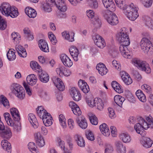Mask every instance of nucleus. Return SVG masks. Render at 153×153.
Masks as SVG:
<instances>
[{"mask_svg":"<svg viewBox=\"0 0 153 153\" xmlns=\"http://www.w3.org/2000/svg\"><path fill=\"white\" fill-rule=\"evenodd\" d=\"M56 8L59 11L62 12H65L67 10V7L66 3H58L54 4Z\"/></svg>","mask_w":153,"mask_h":153,"instance_id":"8fccbe9b","label":"nucleus"},{"mask_svg":"<svg viewBox=\"0 0 153 153\" xmlns=\"http://www.w3.org/2000/svg\"><path fill=\"white\" fill-rule=\"evenodd\" d=\"M69 106L75 115L79 116L81 114V111L79 107L73 101L70 102Z\"/></svg>","mask_w":153,"mask_h":153,"instance_id":"2eb2a0df","label":"nucleus"},{"mask_svg":"<svg viewBox=\"0 0 153 153\" xmlns=\"http://www.w3.org/2000/svg\"><path fill=\"white\" fill-rule=\"evenodd\" d=\"M27 83L31 86H33L36 83L37 79V76L33 74L28 75L26 77Z\"/></svg>","mask_w":153,"mask_h":153,"instance_id":"5701e85b","label":"nucleus"},{"mask_svg":"<svg viewBox=\"0 0 153 153\" xmlns=\"http://www.w3.org/2000/svg\"><path fill=\"white\" fill-rule=\"evenodd\" d=\"M52 81L55 86L60 91H63L65 89V86L61 79L56 77H53Z\"/></svg>","mask_w":153,"mask_h":153,"instance_id":"9d476101","label":"nucleus"},{"mask_svg":"<svg viewBox=\"0 0 153 153\" xmlns=\"http://www.w3.org/2000/svg\"><path fill=\"white\" fill-rule=\"evenodd\" d=\"M76 122L79 126L82 129H85L87 127V123L84 117H82L80 120L79 118L76 119Z\"/></svg>","mask_w":153,"mask_h":153,"instance_id":"4c0bfd02","label":"nucleus"},{"mask_svg":"<svg viewBox=\"0 0 153 153\" xmlns=\"http://www.w3.org/2000/svg\"><path fill=\"white\" fill-rule=\"evenodd\" d=\"M35 140L36 144L40 147H43L45 144L43 137L40 132L35 134Z\"/></svg>","mask_w":153,"mask_h":153,"instance_id":"dca6fc26","label":"nucleus"},{"mask_svg":"<svg viewBox=\"0 0 153 153\" xmlns=\"http://www.w3.org/2000/svg\"><path fill=\"white\" fill-rule=\"evenodd\" d=\"M145 120L141 118L139 123L135 124L134 128L136 132L142 135L145 130H147L149 128H153V120L152 117L150 115L145 117Z\"/></svg>","mask_w":153,"mask_h":153,"instance_id":"7ed1b4c3","label":"nucleus"},{"mask_svg":"<svg viewBox=\"0 0 153 153\" xmlns=\"http://www.w3.org/2000/svg\"><path fill=\"white\" fill-rule=\"evenodd\" d=\"M96 98L94 99L91 98H86V102L88 105L90 107L93 108L95 107L96 102Z\"/></svg>","mask_w":153,"mask_h":153,"instance_id":"864d4df0","label":"nucleus"},{"mask_svg":"<svg viewBox=\"0 0 153 153\" xmlns=\"http://www.w3.org/2000/svg\"><path fill=\"white\" fill-rule=\"evenodd\" d=\"M140 46L143 52L147 53L152 48L151 42L147 38L143 37L140 42Z\"/></svg>","mask_w":153,"mask_h":153,"instance_id":"6e6552de","label":"nucleus"},{"mask_svg":"<svg viewBox=\"0 0 153 153\" xmlns=\"http://www.w3.org/2000/svg\"><path fill=\"white\" fill-rule=\"evenodd\" d=\"M28 119L30 124L34 128L37 127L38 123L35 115L33 114H29L28 115Z\"/></svg>","mask_w":153,"mask_h":153,"instance_id":"473e14b6","label":"nucleus"},{"mask_svg":"<svg viewBox=\"0 0 153 153\" xmlns=\"http://www.w3.org/2000/svg\"><path fill=\"white\" fill-rule=\"evenodd\" d=\"M25 12L30 18H34L36 16V12L35 10L29 7L26 8Z\"/></svg>","mask_w":153,"mask_h":153,"instance_id":"72a5a7b5","label":"nucleus"},{"mask_svg":"<svg viewBox=\"0 0 153 153\" xmlns=\"http://www.w3.org/2000/svg\"><path fill=\"white\" fill-rule=\"evenodd\" d=\"M99 129L101 133L105 136L108 137L110 134V131L108 125L105 123L101 124Z\"/></svg>","mask_w":153,"mask_h":153,"instance_id":"4be33fe9","label":"nucleus"},{"mask_svg":"<svg viewBox=\"0 0 153 153\" xmlns=\"http://www.w3.org/2000/svg\"><path fill=\"white\" fill-rule=\"evenodd\" d=\"M39 79L42 82L46 83L48 82L49 79L48 75L45 72H42L39 75Z\"/></svg>","mask_w":153,"mask_h":153,"instance_id":"79ce46f5","label":"nucleus"},{"mask_svg":"<svg viewBox=\"0 0 153 153\" xmlns=\"http://www.w3.org/2000/svg\"><path fill=\"white\" fill-rule=\"evenodd\" d=\"M119 137L120 139L124 143H129L131 141V136L128 133H121L120 134Z\"/></svg>","mask_w":153,"mask_h":153,"instance_id":"2f4dec72","label":"nucleus"},{"mask_svg":"<svg viewBox=\"0 0 153 153\" xmlns=\"http://www.w3.org/2000/svg\"><path fill=\"white\" fill-rule=\"evenodd\" d=\"M11 37L12 40L13 42H15L16 43H19L20 37L19 36H18L17 33L15 32L12 33L11 34Z\"/></svg>","mask_w":153,"mask_h":153,"instance_id":"13d9d810","label":"nucleus"},{"mask_svg":"<svg viewBox=\"0 0 153 153\" xmlns=\"http://www.w3.org/2000/svg\"><path fill=\"white\" fill-rule=\"evenodd\" d=\"M44 125L46 126H49L52 124L53 119L49 114L42 119Z\"/></svg>","mask_w":153,"mask_h":153,"instance_id":"c9c22d12","label":"nucleus"},{"mask_svg":"<svg viewBox=\"0 0 153 153\" xmlns=\"http://www.w3.org/2000/svg\"><path fill=\"white\" fill-rule=\"evenodd\" d=\"M141 145L144 147L149 148L151 147L153 143V141L150 138L147 137H143L140 141Z\"/></svg>","mask_w":153,"mask_h":153,"instance_id":"a878e982","label":"nucleus"},{"mask_svg":"<svg viewBox=\"0 0 153 153\" xmlns=\"http://www.w3.org/2000/svg\"><path fill=\"white\" fill-rule=\"evenodd\" d=\"M115 103L120 107L122 106V104L124 101L125 99L123 97L119 95H115L114 98Z\"/></svg>","mask_w":153,"mask_h":153,"instance_id":"ea45409f","label":"nucleus"},{"mask_svg":"<svg viewBox=\"0 0 153 153\" xmlns=\"http://www.w3.org/2000/svg\"><path fill=\"white\" fill-rule=\"evenodd\" d=\"M0 11L3 15L12 18L16 17L19 14L16 8L11 7L9 3H3L0 6Z\"/></svg>","mask_w":153,"mask_h":153,"instance_id":"20e7f679","label":"nucleus"},{"mask_svg":"<svg viewBox=\"0 0 153 153\" xmlns=\"http://www.w3.org/2000/svg\"><path fill=\"white\" fill-rule=\"evenodd\" d=\"M86 13L87 16L90 19V21H91V20L94 18L95 16L94 12L91 10H87L86 12Z\"/></svg>","mask_w":153,"mask_h":153,"instance_id":"4d7b16f0","label":"nucleus"},{"mask_svg":"<svg viewBox=\"0 0 153 153\" xmlns=\"http://www.w3.org/2000/svg\"><path fill=\"white\" fill-rule=\"evenodd\" d=\"M96 69L99 73L102 76L106 74L108 71V70L105 66L102 63H100L97 65Z\"/></svg>","mask_w":153,"mask_h":153,"instance_id":"cd10ccee","label":"nucleus"},{"mask_svg":"<svg viewBox=\"0 0 153 153\" xmlns=\"http://www.w3.org/2000/svg\"><path fill=\"white\" fill-rule=\"evenodd\" d=\"M117 37L119 41L121 44L119 48L122 55L125 58H130L131 53L127 46L130 45V42L127 34L126 28L123 27L121 29L118 33Z\"/></svg>","mask_w":153,"mask_h":153,"instance_id":"f03ea898","label":"nucleus"},{"mask_svg":"<svg viewBox=\"0 0 153 153\" xmlns=\"http://www.w3.org/2000/svg\"><path fill=\"white\" fill-rule=\"evenodd\" d=\"M95 44L98 47L102 48L106 45L104 39L99 35L95 34L92 37Z\"/></svg>","mask_w":153,"mask_h":153,"instance_id":"1a4fd4ad","label":"nucleus"},{"mask_svg":"<svg viewBox=\"0 0 153 153\" xmlns=\"http://www.w3.org/2000/svg\"><path fill=\"white\" fill-rule=\"evenodd\" d=\"M104 6L107 9V10L114 11L116 10V6L112 0H102Z\"/></svg>","mask_w":153,"mask_h":153,"instance_id":"9b49d317","label":"nucleus"},{"mask_svg":"<svg viewBox=\"0 0 153 153\" xmlns=\"http://www.w3.org/2000/svg\"><path fill=\"white\" fill-rule=\"evenodd\" d=\"M68 126L69 129L72 130L75 127V123L74 120L71 118L68 120Z\"/></svg>","mask_w":153,"mask_h":153,"instance_id":"69168bd1","label":"nucleus"},{"mask_svg":"<svg viewBox=\"0 0 153 153\" xmlns=\"http://www.w3.org/2000/svg\"><path fill=\"white\" fill-rule=\"evenodd\" d=\"M62 34L64 39L68 41L72 42L74 41V33L73 32L65 31L62 33Z\"/></svg>","mask_w":153,"mask_h":153,"instance_id":"6ab92c4d","label":"nucleus"},{"mask_svg":"<svg viewBox=\"0 0 153 153\" xmlns=\"http://www.w3.org/2000/svg\"><path fill=\"white\" fill-rule=\"evenodd\" d=\"M132 64L138 69L145 72L147 74L151 72V70L149 64L145 61H143L137 58L133 59Z\"/></svg>","mask_w":153,"mask_h":153,"instance_id":"423d86ee","label":"nucleus"},{"mask_svg":"<svg viewBox=\"0 0 153 153\" xmlns=\"http://www.w3.org/2000/svg\"><path fill=\"white\" fill-rule=\"evenodd\" d=\"M0 134L1 137L7 139H9L12 136L11 130L10 128H4V129L0 132Z\"/></svg>","mask_w":153,"mask_h":153,"instance_id":"393cba45","label":"nucleus"},{"mask_svg":"<svg viewBox=\"0 0 153 153\" xmlns=\"http://www.w3.org/2000/svg\"><path fill=\"white\" fill-rule=\"evenodd\" d=\"M48 35L52 44L53 45H55L57 42V40L53 33L51 32H50L48 33Z\"/></svg>","mask_w":153,"mask_h":153,"instance_id":"603ef678","label":"nucleus"},{"mask_svg":"<svg viewBox=\"0 0 153 153\" xmlns=\"http://www.w3.org/2000/svg\"><path fill=\"white\" fill-rule=\"evenodd\" d=\"M140 1L144 7L146 8L151 7L152 3V0H140Z\"/></svg>","mask_w":153,"mask_h":153,"instance_id":"5fc2aeb1","label":"nucleus"},{"mask_svg":"<svg viewBox=\"0 0 153 153\" xmlns=\"http://www.w3.org/2000/svg\"><path fill=\"white\" fill-rule=\"evenodd\" d=\"M36 111L38 115L42 119L50 114L42 106H39L37 108Z\"/></svg>","mask_w":153,"mask_h":153,"instance_id":"c756f323","label":"nucleus"},{"mask_svg":"<svg viewBox=\"0 0 153 153\" xmlns=\"http://www.w3.org/2000/svg\"><path fill=\"white\" fill-rule=\"evenodd\" d=\"M136 95L140 101L143 102H145L146 101V97L141 90H138L136 92Z\"/></svg>","mask_w":153,"mask_h":153,"instance_id":"58836bf2","label":"nucleus"},{"mask_svg":"<svg viewBox=\"0 0 153 153\" xmlns=\"http://www.w3.org/2000/svg\"><path fill=\"white\" fill-rule=\"evenodd\" d=\"M7 56L9 61H12L14 60L16 57L14 50L12 48L10 49L7 53Z\"/></svg>","mask_w":153,"mask_h":153,"instance_id":"37998d69","label":"nucleus"},{"mask_svg":"<svg viewBox=\"0 0 153 153\" xmlns=\"http://www.w3.org/2000/svg\"><path fill=\"white\" fill-rule=\"evenodd\" d=\"M5 120L8 126L13 125V122L14 120H12L10 117V114L8 112L4 113L3 115Z\"/></svg>","mask_w":153,"mask_h":153,"instance_id":"09e8293b","label":"nucleus"},{"mask_svg":"<svg viewBox=\"0 0 153 153\" xmlns=\"http://www.w3.org/2000/svg\"><path fill=\"white\" fill-rule=\"evenodd\" d=\"M39 46L42 51L45 52H49L48 44L45 40L43 39H40L39 41Z\"/></svg>","mask_w":153,"mask_h":153,"instance_id":"c85d7f7f","label":"nucleus"},{"mask_svg":"<svg viewBox=\"0 0 153 153\" xmlns=\"http://www.w3.org/2000/svg\"><path fill=\"white\" fill-rule=\"evenodd\" d=\"M56 140L59 144V146L62 150L64 151H65V146L64 142L62 140L61 138L59 137L57 138Z\"/></svg>","mask_w":153,"mask_h":153,"instance_id":"0e129e2a","label":"nucleus"},{"mask_svg":"<svg viewBox=\"0 0 153 153\" xmlns=\"http://www.w3.org/2000/svg\"><path fill=\"white\" fill-rule=\"evenodd\" d=\"M89 120L91 123L93 125H96L98 124V119L95 115L92 114L91 116H90Z\"/></svg>","mask_w":153,"mask_h":153,"instance_id":"6e6d98bb","label":"nucleus"},{"mask_svg":"<svg viewBox=\"0 0 153 153\" xmlns=\"http://www.w3.org/2000/svg\"><path fill=\"white\" fill-rule=\"evenodd\" d=\"M54 0H46V2L42 5L43 10L46 12H49L51 11L52 7L54 5Z\"/></svg>","mask_w":153,"mask_h":153,"instance_id":"a211bd4d","label":"nucleus"},{"mask_svg":"<svg viewBox=\"0 0 153 153\" xmlns=\"http://www.w3.org/2000/svg\"><path fill=\"white\" fill-rule=\"evenodd\" d=\"M60 58L62 62L66 67H71L73 65V63L72 61L66 54H62Z\"/></svg>","mask_w":153,"mask_h":153,"instance_id":"f8f14e48","label":"nucleus"},{"mask_svg":"<svg viewBox=\"0 0 153 153\" xmlns=\"http://www.w3.org/2000/svg\"><path fill=\"white\" fill-rule=\"evenodd\" d=\"M86 136L87 138L91 141H94V137L93 133L90 131H88L86 133Z\"/></svg>","mask_w":153,"mask_h":153,"instance_id":"bf43d9fd","label":"nucleus"},{"mask_svg":"<svg viewBox=\"0 0 153 153\" xmlns=\"http://www.w3.org/2000/svg\"><path fill=\"white\" fill-rule=\"evenodd\" d=\"M65 69V68L63 66H59L56 69V71L57 74L60 76H62Z\"/></svg>","mask_w":153,"mask_h":153,"instance_id":"052dcab7","label":"nucleus"},{"mask_svg":"<svg viewBox=\"0 0 153 153\" xmlns=\"http://www.w3.org/2000/svg\"><path fill=\"white\" fill-rule=\"evenodd\" d=\"M90 22L97 28H100L102 24L101 20L97 16H96L94 18L91 20Z\"/></svg>","mask_w":153,"mask_h":153,"instance_id":"e433bc0d","label":"nucleus"},{"mask_svg":"<svg viewBox=\"0 0 153 153\" xmlns=\"http://www.w3.org/2000/svg\"><path fill=\"white\" fill-rule=\"evenodd\" d=\"M12 92L19 99L22 100L25 96V91L22 87L19 84L14 83L12 84L10 87Z\"/></svg>","mask_w":153,"mask_h":153,"instance_id":"0eeeda50","label":"nucleus"},{"mask_svg":"<svg viewBox=\"0 0 153 153\" xmlns=\"http://www.w3.org/2000/svg\"><path fill=\"white\" fill-rule=\"evenodd\" d=\"M114 148L112 145L107 144L106 146L105 153H111L114 151Z\"/></svg>","mask_w":153,"mask_h":153,"instance_id":"774afa93","label":"nucleus"},{"mask_svg":"<svg viewBox=\"0 0 153 153\" xmlns=\"http://www.w3.org/2000/svg\"><path fill=\"white\" fill-rule=\"evenodd\" d=\"M113 11L102 10V14L103 18L109 24L114 26L118 23V19L117 16L114 13L112 12Z\"/></svg>","mask_w":153,"mask_h":153,"instance_id":"39448f33","label":"nucleus"},{"mask_svg":"<svg viewBox=\"0 0 153 153\" xmlns=\"http://www.w3.org/2000/svg\"><path fill=\"white\" fill-rule=\"evenodd\" d=\"M30 64L31 68L33 70L38 69V71L39 72H40L41 71L42 69L41 66L36 62L33 61H31Z\"/></svg>","mask_w":153,"mask_h":153,"instance_id":"3c124183","label":"nucleus"},{"mask_svg":"<svg viewBox=\"0 0 153 153\" xmlns=\"http://www.w3.org/2000/svg\"><path fill=\"white\" fill-rule=\"evenodd\" d=\"M0 103L2 105L6 108H10V104L8 100L3 95L0 96Z\"/></svg>","mask_w":153,"mask_h":153,"instance_id":"c03bdc74","label":"nucleus"},{"mask_svg":"<svg viewBox=\"0 0 153 153\" xmlns=\"http://www.w3.org/2000/svg\"><path fill=\"white\" fill-rule=\"evenodd\" d=\"M59 124L61 127L63 128H66V119L65 116L63 114H60L59 116Z\"/></svg>","mask_w":153,"mask_h":153,"instance_id":"49530a36","label":"nucleus"},{"mask_svg":"<svg viewBox=\"0 0 153 153\" xmlns=\"http://www.w3.org/2000/svg\"><path fill=\"white\" fill-rule=\"evenodd\" d=\"M13 124L12 125L10 126L13 127V131L16 134L20 133L22 130L21 123L19 120H14Z\"/></svg>","mask_w":153,"mask_h":153,"instance_id":"aec40b11","label":"nucleus"},{"mask_svg":"<svg viewBox=\"0 0 153 153\" xmlns=\"http://www.w3.org/2000/svg\"><path fill=\"white\" fill-rule=\"evenodd\" d=\"M74 138L78 146L81 147L85 146V140L81 135L76 134L74 135Z\"/></svg>","mask_w":153,"mask_h":153,"instance_id":"b1692460","label":"nucleus"},{"mask_svg":"<svg viewBox=\"0 0 153 153\" xmlns=\"http://www.w3.org/2000/svg\"><path fill=\"white\" fill-rule=\"evenodd\" d=\"M111 85L114 90L118 93H121L123 92V88L116 81H113L111 83Z\"/></svg>","mask_w":153,"mask_h":153,"instance_id":"f704fd0d","label":"nucleus"},{"mask_svg":"<svg viewBox=\"0 0 153 153\" xmlns=\"http://www.w3.org/2000/svg\"><path fill=\"white\" fill-rule=\"evenodd\" d=\"M7 26L6 21L3 19H0V29L3 30L5 29Z\"/></svg>","mask_w":153,"mask_h":153,"instance_id":"680f3d73","label":"nucleus"},{"mask_svg":"<svg viewBox=\"0 0 153 153\" xmlns=\"http://www.w3.org/2000/svg\"><path fill=\"white\" fill-rule=\"evenodd\" d=\"M19 55L21 57L25 58L27 56V53L25 49L20 45H16L15 47Z\"/></svg>","mask_w":153,"mask_h":153,"instance_id":"bb28decb","label":"nucleus"},{"mask_svg":"<svg viewBox=\"0 0 153 153\" xmlns=\"http://www.w3.org/2000/svg\"><path fill=\"white\" fill-rule=\"evenodd\" d=\"M117 6L129 20L134 21L139 16L138 7L133 3L129 5L126 4L125 0H115Z\"/></svg>","mask_w":153,"mask_h":153,"instance_id":"f257e3e1","label":"nucleus"},{"mask_svg":"<svg viewBox=\"0 0 153 153\" xmlns=\"http://www.w3.org/2000/svg\"><path fill=\"white\" fill-rule=\"evenodd\" d=\"M78 85L79 88L84 93H87L89 91V86L85 80L80 79L78 81Z\"/></svg>","mask_w":153,"mask_h":153,"instance_id":"412c9836","label":"nucleus"},{"mask_svg":"<svg viewBox=\"0 0 153 153\" xmlns=\"http://www.w3.org/2000/svg\"><path fill=\"white\" fill-rule=\"evenodd\" d=\"M1 145L2 148L8 152H10L11 148V144L7 141L4 140L2 141Z\"/></svg>","mask_w":153,"mask_h":153,"instance_id":"de8ad7c7","label":"nucleus"},{"mask_svg":"<svg viewBox=\"0 0 153 153\" xmlns=\"http://www.w3.org/2000/svg\"><path fill=\"white\" fill-rule=\"evenodd\" d=\"M95 101L96 102L95 107L98 110L102 111L104 107V104L102 100L100 98L96 97Z\"/></svg>","mask_w":153,"mask_h":153,"instance_id":"a19ab883","label":"nucleus"},{"mask_svg":"<svg viewBox=\"0 0 153 153\" xmlns=\"http://www.w3.org/2000/svg\"><path fill=\"white\" fill-rule=\"evenodd\" d=\"M145 25L149 28L153 30V21L149 17L145 16L144 19Z\"/></svg>","mask_w":153,"mask_h":153,"instance_id":"a18cd8bd","label":"nucleus"},{"mask_svg":"<svg viewBox=\"0 0 153 153\" xmlns=\"http://www.w3.org/2000/svg\"><path fill=\"white\" fill-rule=\"evenodd\" d=\"M23 85L26 90L27 94L29 96H30L32 94V90L30 89L29 86L25 82L23 84Z\"/></svg>","mask_w":153,"mask_h":153,"instance_id":"338daca9","label":"nucleus"},{"mask_svg":"<svg viewBox=\"0 0 153 153\" xmlns=\"http://www.w3.org/2000/svg\"><path fill=\"white\" fill-rule=\"evenodd\" d=\"M114 146L117 153H126V147L123 145L120 141H116L114 142Z\"/></svg>","mask_w":153,"mask_h":153,"instance_id":"4468645a","label":"nucleus"},{"mask_svg":"<svg viewBox=\"0 0 153 153\" xmlns=\"http://www.w3.org/2000/svg\"><path fill=\"white\" fill-rule=\"evenodd\" d=\"M108 109L109 117L112 119L115 118L116 117V115L114 109L111 107L108 108Z\"/></svg>","mask_w":153,"mask_h":153,"instance_id":"e2e57ef3","label":"nucleus"},{"mask_svg":"<svg viewBox=\"0 0 153 153\" xmlns=\"http://www.w3.org/2000/svg\"><path fill=\"white\" fill-rule=\"evenodd\" d=\"M122 80L126 85H129L132 82V80L129 75L125 71H122L120 72Z\"/></svg>","mask_w":153,"mask_h":153,"instance_id":"f3484780","label":"nucleus"},{"mask_svg":"<svg viewBox=\"0 0 153 153\" xmlns=\"http://www.w3.org/2000/svg\"><path fill=\"white\" fill-rule=\"evenodd\" d=\"M71 55L75 61H77L79 59V52L77 48L74 46H72L69 49Z\"/></svg>","mask_w":153,"mask_h":153,"instance_id":"ddd939ff","label":"nucleus"},{"mask_svg":"<svg viewBox=\"0 0 153 153\" xmlns=\"http://www.w3.org/2000/svg\"><path fill=\"white\" fill-rule=\"evenodd\" d=\"M10 113L14 120H20V114L17 108H11Z\"/></svg>","mask_w":153,"mask_h":153,"instance_id":"7c9ffc66","label":"nucleus"}]
</instances>
